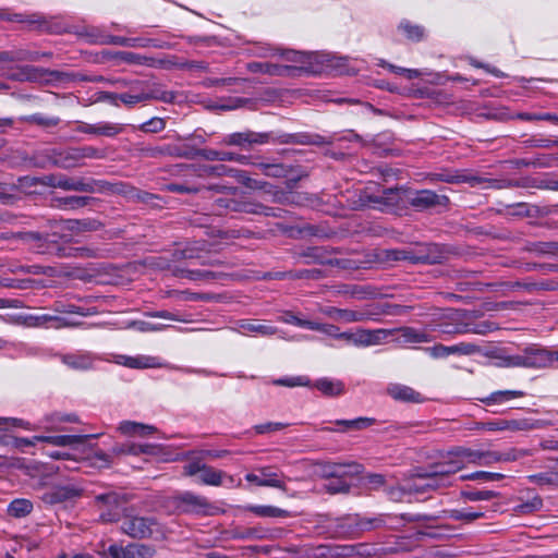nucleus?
Returning <instances> with one entry per match:
<instances>
[{"label": "nucleus", "mask_w": 558, "mask_h": 558, "mask_svg": "<svg viewBox=\"0 0 558 558\" xmlns=\"http://www.w3.org/2000/svg\"><path fill=\"white\" fill-rule=\"evenodd\" d=\"M368 318L369 315L365 312L341 308L337 320L342 323H361L365 322Z\"/></svg>", "instance_id": "obj_53"}, {"label": "nucleus", "mask_w": 558, "mask_h": 558, "mask_svg": "<svg viewBox=\"0 0 558 558\" xmlns=\"http://www.w3.org/2000/svg\"><path fill=\"white\" fill-rule=\"evenodd\" d=\"M119 359L122 360V364L131 368H145L155 366V357L149 356H125L121 355Z\"/></svg>", "instance_id": "obj_48"}, {"label": "nucleus", "mask_w": 558, "mask_h": 558, "mask_svg": "<svg viewBox=\"0 0 558 558\" xmlns=\"http://www.w3.org/2000/svg\"><path fill=\"white\" fill-rule=\"evenodd\" d=\"M28 123H33L43 128H53L60 123V119L57 117H45L36 113L24 119Z\"/></svg>", "instance_id": "obj_62"}, {"label": "nucleus", "mask_w": 558, "mask_h": 558, "mask_svg": "<svg viewBox=\"0 0 558 558\" xmlns=\"http://www.w3.org/2000/svg\"><path fill=\"white\" fill-rule=\"evenodd\" d=\"M348 478L349 477H335L333 480H330L324 484L323 488L330 495L349 494L351 485L348 483Z\"/></svg>", "instance_id": "obj_41"}, {"label": "nucleus", "mask_w": 558, "mask_h": 558, "mask_svg": "<svg viewBox=\"0 0 558 558\" xmlns=\"http://www.w3.org/2000/svg\"><path fill=\"white\" fill-rule=\"evenodd\" d=\"M95 504L100 511V520L102 522L111 523L121 521L123 513H126L125 505L128 504V498L125 495L109 492L97 495L95 497Z\"/></svg>", "instance_id": "obj_6"}, {"label": "nucleus", "mask_w": 558, "mask_h": 558, "mask_svg": "<svg viewBox=\"0 0 558 558\" xmlns=\"http://www.w3.org/2000/svg\"><path fill=\"white\" fill-rule=\"evenodd\" d=\"M235 171L236 170L230 169L225 165H216V166L205 165L201 168L199 175H206V177L233 175V172H235Z\"/></svg>", "instance_id": "obj_56"}, {"label": "nucleus", "mask_w": 558, "mask_h": 558, "mask_svg": "<svg viewBox=\"0 0 558 558\" xmlns=\"http://www.w3.org/2000/svg\"><path fill=\"white\" fill-rule=\"evenodd\" d=\"M388 395L400 402L421 403L424 401L422 395L413 388L400 384H392L387 388Z\"/></svg>", "instance_id": "obj_29"}, {"label": "nucleus", "mask_w": 558, "mask_h": 558, "mask_svg": "<svg viewBox=\"0 0 558 558\" xmlns=\"http://www.w3.org/2000/svg\"><path fill=\"white\" fill-rule=\"evenodd\" d=\"M208 191H217L223 196L215 199L213 210L215 216H225L229 213L253 214L255 210V202L248 198L243 192L234 186L210 185Z\"/></svg>", "instance_id": "obj_1"}, {"label": "nucleus", "mask_w": 558, "mask_h": 558, "mask_svg": "<svg viewBox=\"0 0 558 558\" xmlns=\"http://www.w3.org/2000/svg\"><path fill=\"white\" fill-rule=\"evenodd\" d=\"M52 308L54 312L63 314H77L81 316H87L90 314L88 310L61 301H56L52 305Z\"/></svg>", "instance_id": "obj_57"}, {"label": "nucleus", "mask_w": 558, "mask_h": 558, "mask_svg": "<svg viewBox=\"0 0 558 558\" xmlns=\"http://www.w3.org/2000/svg\"><path fill=\"white\" fill-rule=\"evenodd\" d=\"M199 157L208 161H231V159L233 158V153L204 148L199 153Z\"/></svg>", "instance_id": "obj_54"}, {"label": "nucleus", "mask_w": 558, "mask_h": 558, "mask_svg": "<svg viewBox=\"0 0 558 558\" xmlns=\"http://www.w3.org/2000/svg\"><path fill=\"white\" fill-rule=\"evenodd\" d=\"M404 202L417 211L430 210L437 207L447 208L450 205V198L447 195L437 194L432 190L407 189Z\"/></svg>", "instance_id": "obj_8"}, {"label": "nucleus", "mask_w": 558, "mask_h": 558, "mask_svg": "<svg viewBox=\"0 0 558 558\" xmlns=\"http://www.w3.org/2000/svg\"><path fill=\"white\" fill-rule=\"evenodd\" d=\"M527 368L551 367L555 362V352L546 349L526 350Z\"/></svg>", "instance_id": "obj_26"}, {"label": "nucleus", "mask_w": 558, "mask_h": 558, "mask_svg": "<svg viewBox=\"0 0 558 558\" xmlns=\"http://www.w3.org/2000/svg\"><path fill=\"white\" fill-rule=\"evenodd\" d=\"M375 423L374 418L369 417H357L354 420H339L336 422L337 425L343 426L345 430H360Z\"/></svg>", "instance_id": "obj_46"}, {"label": "nucleus", "mask_w": 558, "mask_h": 558, "mask_svg": "<svg viewBox=\"0 0 558 558\" xmlns=\"http://www.w3.org/2000/svg\"><path fill=\"white\" fill-rule=\"evenodd\" d=\"M170 150L171 153H169V156L186 159H195L199 157V153L202 151V149L190 146L180 147L174 145H170Z\"/></svg>", "instance_id": "obj_60"}, {"label": "nucleus", "mask_w": 558, "mask_h": 558, "mask_svg": "<svg viewBox=\"0 0 558 558\" xmlns=\"http://www.w3.org/2000/svg\"><path fill=\"white\" fill-rule=\"evenodd\" d=\"M1 239L10 240V239H19L25 242H41L47 241L48 234H43L36 231L28 232H16V233H5L0 235Z\"/></svg>", "instance_id": "obj_47"}, {"label": "nucleus", "mask_w": 558, "mask_h": 558, "mask_svg": "<svg viewBox=\"0 0 558 558\" xmlns=\"http://www.w3.org/2000/svg\"><path fill=\"white\" fill-rule=\"evenodd\" d=\"M524 395L525 393L521 390H499L492 392L488 397L481 398L480 401L487 405H493L496 403L509 401L514 398H522Z\"/></svg>", "instance_id": "obj_35"}, {"label": "nucleus", "mask_w": 558, "mask_h": 558, "mask_svg": "<svg viewBox=\"0 0 558 558\" xmlns=\"http://www.w3.org/2000/svg\"><path fill=\"white\" fill-rule=\"evenodd\" d=\"M99 434L90 435H56V436H43L37 435L35 439L41 442H48L57 447H70L74 450H78L80 446H85L86 441L92 438H98ZM86 448V447H84ZM85 452V449L82 450Z\"/></svg>", "instance_id": "obj_17"}, {"label": "nucleus", "mask_w": 558, "mask_h": 558, "mask_svg": "<svg viewBox=\"0 0 558 558\" xmlns=\"http://www.w3.org/2000/svg\"><path fill=\"white\" fill-rule=\"evenodd\" d=\"M125 106L133 107L134 105L150 99L161 100L165 102H172L174 100V94L167 90L150 89L144 90L136 94L123 93L119 95V98Z\"/></svg>", "instance_id": "obj_16"}, {"label": "nucleus", "mask_w": 558, "mask_h": 558, "mask_svg": "<svg viewBox=\"0 0 558 558\" xmlns=\"http://www.w3.org/2000/svg\"><path fill=\"white\" fill-rule=\"evenodd\" d=\"M315 387L328 397H335L343 393L344 387L340 380L333 381L328 378L318 379Z\"/></svg>", "instance_id": "obj_38"}, {"label": "nucleus", "mask_w": 558, "mask_h": 558, "mask_svg": "<svg viewBox=\"0 0 558 558\" xmlns=\"http://www.w3.org/2000/svg\"><path fill=\"white\" fill-rule=\"evenodd\" d=\"M117 58L122 60L123 62L130 63V64H147L149 65L150 61H153L151 58H147L145 56H141L138 53H134L131 51H119L117 52Z\"/></svg>", "instance_id": "obj_63"}, {"label": "nucleus", "mask_w": 558, "mask_h": 558, "mask_svg": "<svg viewBox=\"0 0 558 558\" xmlns=\"http://www.w3.org/2000/svg\"><path fill=\"white\" fill-rule=\"evenodd\" d=\"M251 512L266 518H289L291 512L274 506H251L247 508Z\"/></svg>", "instance_id": "obj_37"}, {"label": "nucleus", "mask_w": 558, "mask_h": 558, "mask_svg": "<svg viewBox=\"0 0 558 558\" xmlns=\"http://www.w3.org/2000/svg\"><path fill=\"white\" fill-rule=\"evenodd\" d=\"M26 325L28 327H54L57 329L63 328V327H74L78 324L70 323L63 317L54 316V315H31L26 317Z\"/></svg>", "instance_id": "obj_25"}, {"label": "nucleus", "mask_w": 558, "mask_h": 558, "mask_svg": "<svg viewBox=\"0 0 558 558\" xmlns=\"http://www.w3.org/2000/svg\"><path fill=\"white\" fill-rule=\"evenodd\" d=\"M505 478V475L501 473H494V472H485V471H477L470 474H465L461 476L462 481H500Z\"/></svg>", "instance_id": "obj_58"}, {"label": "nucleus", "mask_w": 558, "mask_h": 558, "mask_svg": "<svg viewBox=\"0 0 558 558\" xmlns=\"http://www.w3.org/2000/svg\"><path fill=\"white\" fill-rule=\"evenodd\" d=\"M398 29L402 31L407 38L412 41H421L425 35V31L422 26L413 25L409 21L401 22Z\"/></svg>", "instance_id": "obj_45"}, {"label": "nucleus", "mask_w": 558, "mask_h": 558, "mask_svg": "<svg viewBox=\"0 0 558 558\" xmlns=\"http://www.w3.org/2000/svg\"><path fill=\"white\" fill-rule=\"evenodd\" d=\"M414 480L423 482L425 492L437 490L451 485V481H445V477L436 475V471L427 466L425 470H417L412 474Z\"/></svg>", "instance_id": "obj_23"}, {"label": "nucleus", "mask_w": 558, "mask_h": 558, "mask_svg": "<svg viewBox=\"0 0 558 558\" xmlns=\"http://www.w3.org/2000/svg\"><path fill=\"white\" fill-rule=\"evenodd\" d=\"M108 185L105 181H99L84 177H69L62 173L59 189L64 191L95 193L102 191Z\"/></svg>", "instance_id": "obj_15"}, {"label": "nucleus", "mask_w": 558, "mask_h": 558, "mask_svg": "<svg viewBox=\"0 0 558 558\" xmlns=\"http://www.w3.org/2000/svg\"><path fill=\"white\" fill-rule=\"evenodd\" d=\"M171 501L175 510L182 513L214 515L218 510L206 497L195 495L191 492L178 494L172 497Z\"/></svg>", "instance_id": "obj_7"}, {"label": "nucleus", "mask_w": 558, "mask_h": 558, "mask_svg": "<svg viewBox=\"0 0 558 558\" xmlns=\"http://www.w3.org/2000/svg\"><path fill=\"white\" fill-rule=\"evenodd\" d=\"M7 511L13 518H24L33 511V504L28 499L17 498L9 504Z\"/></svg>", "instance_id": "obj_36"}, {"label": "nucleus", "mask_w": 558, "mask_h": 558, "mask_svg": "<svg viewBox=\"0 0 558 558\" xmlns=\"http://www.w3.org/2000/svg\"><path fill=\"white\" fill-rule=\"evenodd\" d=\"M62 362L76 369H85L90 366L89 356L83 354H66L62 357Z\"/></svg>", "instance_id": "obj_50"}, {"label": "nucleus", "mask_w": 558, "mask_h": 558, "mask_svg": "<svg viewBox=\"0 0 558 558\" xmlns=\"http://www.w3.org/2000/svg\"><path fill=\"white\" fill-rule=\"evenodd\" d=\"M450 519L457 520V521H463L465 523H471L477 519L484 518L485 513L482 511H464V510H447L444 511Z\"/></svg>", "instance_id": "obj_44"}, {"label": "nucleus", "mask_w": 558, "mask_h": 558, "mask_svg": "<svg viewBox=\"0 0 558 558\" xmlns=\"http://www.w3.org/2000/svg\"><path fill=\"white\" fill-rule=\"evenodd\" d=\"M537 452V448L522 449V448H509L505 451H500V462H513L525 457H531Z\"/></svg>", "instance_id": "obj_40"}, {"label": "nucleus", "mask_w": 558, "mask_h": 558, "mask_svg": "<svg viewBox=\"0 0 558 558\" xmlns=\"http://www.w3.org/2000/svg\"><path fill=\"white\" fill-rule=\"evenodd\" d=\"M154 447L150 445H137L133 442H125L116 445L110 453H106L101 450L94 452V457L101 461V466L110 468L113 462V457H120L125 454L140 456L142 453H151Z\"/></svg>", "instance_id": "obj_12"}, {"label": "nucleus", "mask_w": 558, "mask_h": 558, "mask_svg": "<svg viewBox=\"0 0 558 558\" xmlns=\"http://www.w3.org/2000/svg\"><path fill=\"white\" fill-rule=\"evenodd\" d=\"M206 246V242H194L187 244L183 250L175 253V255H180V258L183 259H194L202 257V253H204Z\"/></svg>", "instance_id": "obj_49"}, {"label": "nucleus", "mask_w": 558, "mask_h": 558, "mask_svg": "<svg viewBox=\"0 0 558 558\" xmlns=\"http://www.w3.org/2000/svg\"><path fill=\"white\" fill-rule=\"evenodd\" d=\"M225 473L213 466L204 464L199 475V481L205 485L219 486L222 483Z\"/></svg>", "instance_id": "obj_39"}, {"label": "nucleus", "mask_w": 558, "mask_h": 558, "mask_svg": "<svg viewBox=\"0 0 558 558\" xmlns=\"http://www.w3.org/2000/svg\"><path fill=\"white\" fill-rule=\"evenodd\" d=\"M45 76H49V81L57 82H70V81H80V82H106L107 80L101 76H87L81 73H68L61 72L57 70H47L44 68L26 65L20 69V72L13 74L11 77L16 81H38L44 78Z\"/></svg>", "instance_id": "obj_2"}, {"label": "nucleus", "mask_w": 558, "mask_h": 558, "mask_svg": "<svg viewBox=\"0 0 558 558\" xmlns=\"http://www.w3.org/2000/svg\"><path fill=\"white\" fill-rule=\"evenodd\" d=\"M140 153L142 156L147 157V158H160L163 156H169V153H171V150H170V145H165V146L147 145V146L141 147Z\"/></svg>", "instance_id": "obj_61"}, {"label": "nucleus", "mask_w": 558, "mask_h": 558, "mask_svg": "<svg viewBox=\"0 0 558 558\" xmlns=\"http://www.w3.org/2000/svg\"><path fill=\"white\" fill-rule=\"evenodd\" d=\"M428 466L436 471V475L445 477V481H450V476L461 470V461L453 459L450 450L442 456L441 460Z\"/></svg>", "instance_id": "obj_27"}, {"label": "nucleus", "mask_w": 558, "mask_h": 558, "mask_svg": "<svg viewBox=\"0 0 558 558\" xmlns=\"http://www.w3.org/2000/svg\"><path fill=\"white\" fill-rule=\"evenodd\" d=\"M481 348L475 343L460 342L454 345L448 347V354L472 355L480 353Z\"/></svg>", "instance_id": "obj_55"}, {"label": "nucleus", "mask_w": 558, "mask_h": 558, "mask_svg": "<svg viewBox=\"0 0 558 558\" xmlns=\"http://www.w3.org/2000/svg\"><path fill=\"white\" fill-rule=\"evenodd\" d=\"M245 480L257 486H269L287 490L284 482L281 481L278 473L274 472L269 466L260 469V475L254 473L246 474Z\"/></svg>", "instance_id": "obj_22"}, {"label": "nucleus", "mask_w": 558, "mask_h": 558, "mask_svg": "<svg viewBox=\"0 0 558 558\" xmlns=\"http://www.w3.org/2000/svg\"><path fill=\"white\" fill-rule=\"evenodd\" d=\"M98 41L100 45H117L122 47H140L143 38H126L121 36H101Z\"/></svg>", "instance_id": "obj_43"}, {"label": "nucleus", "mask_w": 558, "mask_h": 558, "mask_svg": "<svg viewBox=\"0 0 558 558\" xmlns=\"http://www.w3.org/2000/svg\"><path fill=\"white\" fill-rule=\"evenodd\" d=\"M119 430L124 435L130 436H146L156 432V428L151 425H145L142 423L124 421L120 424Z\"/></svg>", "instance_id": "obj_33"}, {"label": "nucleus", "mask_w": 558, "mask_h": 558, "mask_svg": "<svg viewBox=\"0 0 558 558\" xmlns=\"http://www.w3.org/2000/svg\"><path fill=\"white\" fill-rule=\"evenodd\" d=\"M415 251L416 264L434 265L442 263L445 248L436 243L420 244Z\"/></svg>", "instance_id": "obj_19"}, {"label": "nucleus", "mask_w": 558, "mask_h": 558, "mask_svg": "<svg viewBox=\"0 0 558 558\" xmlns=\"http://www.w3.org/2000/svg\"><path fill=\"white\" fill-rule=\"evenodd\" d=\"M240 328L244 333L256 332L260 335H274L276 331L271 326L260 325L255 322H242Z\"/></svg>", "instance_id": "obj_59"}, {"label": "nucleus", "mask_w": 558, "mask_h": 558, "mask_svg": "<svg viewBox=\"0 0 558 558\" xmlns=\"http://www.w3.org/2000/svg\"><path fill=\"white\" fill-rule=\"evenodd\" d=\"M93 198L89 196L70 195L63 197H54L51 199L52 207L59 209H76L87 206Z\"/></svg>", "instance_id": "obj_32"}, {"label": "nucleus", "mask_w": 558, "mask_h": 558, "mask_svg": "<svg viewBox=\"0 0 558 558\" xmlns=\"http://www.w3.org/2000/svg\"><path fill=\"white\" fill-rule=\"evenodd\" d=\"M158 525L153 517H141L131 512L123 513L120 529L122 533L136 539L149 538Z\"/></svg>", "instance_id": "obj_10"}, {"label": "nucleus", "mask_w": 558, "mask_h": 558, "mask_svg": "<svg viewBox=\"0 0 558 558\" xmlns=\"http://www.w3.org/2000/svg\"><path fill=\"white\" fill-rule=\"evenodd\" d=\"M260 168L265 175L270 178H288L289 182L296 183L301 179L307 177V172L301 171L296 175H292V168L281 163H260Z\"/></svg>", "instance_id": "obj_24"}, {"label": "nucleus", "mask_w": 558, "mask_h": 558, "mask_svg": "<svg viewBox=\"0 0 558 558\" xmlns=\"http://www.w3.org/2000/svg\"><path fill=\"white\" fill-rule=\"evenodd\" d=\"M405 187H390L385 189L381 195H371L368 201L374 204L383 205L385 207H397L405 203Z\"/></svg>", "instance_id": "obj_21"}, {"label": "nucleus", "mask_w": 558, "mask_h": 558, "mask_svg": "<svg viewBox=\"0 0 558 558\" xmlns=\"http://www.w3.org/2000/svg\"><path fill=\"white\" fill-rule=\"evenodd\" d=\"M270 142L276 144H290V145H314V146H325L330 145L332 141L328 137H325L319 134L308 133V132H300V133H282L278 135H272Z\"/></svg>", "instance_id": "obj_14"}, {"label": "nucleus", "mask_w": 558, "mask_h": 558, "mask_svg": "<svg viewBox=\"0 0 558 558\" xmlns=\"http://www.w3.org/2000/svg\"><path fill=\"white\" fill-rule=\"evenodd\" d=\"M427 179L432 182H446L450 184L469 183L471 186L489 182L496 189L519 186L518 182L511 180H487L482 177L474 175L465 170H442L440 172H432L427 174Z\"/></svg>", "instance_id": "obj_5"}, {"label": "nucleus", "mask_w": 558, "mask_h": 558, "mask_svg": "<svg viewBox=\"0 0 558 558\" xmlns=\"http://www.w3.org/2000/svg\"><path fill=\"white\" fill-rule=\"evenodd\" d=\"M315 474L324 480L330 481L335 477H354L361 473V464L317 462L315 464Z\"/></svg>", "instance_id": "obj_11"}, {"label": "nucleus", "mask_w": 558, "mask_h": 558, "mask_svg": "<svg viewBox=\"0 0 558 558\" xmlns=\"http://www.w3.org/2000/svg\"><path fill=\"white\" fill-rule=\"evenodd\" d=\"M228 534L232 539H265L269 537V531L262 526H235L229 530Z\"/></svg>", "instance_id": "obj_30"}, {"label": "nucleus", "mask_w": 558, "mask_h": 558, "mask_svg": "<svg viewBox=\"0 0 558 558\" xmlns=\"http://www.w3.org/2000/svg\"><path fill=\"white\" fill-rule=\"evenodd\" d=\"M0 21L26 24L31 31L58 33L59 26L52 20L39 12L29 14L12 13L9 9L0 8Z\"/></svg>", "instance_id": "obj_9"}, {"label": "nucleus", "mask_w": 558, "mask_h": 558, "mask_svg": "<svg viewBox=\"0 0 558 558\" xmlns=\"http://www.w3.org/2000/svg\"><path fill=\"white\" fill-rule=\"evenodd\" d=\"M247 69L252 73H264L274 76H294L295 72H302L303 66L275 64L270 62H251Z\"/></svg>", "instance_id": "obj_18"}, {"label": "nucleus", "mask_w": 558, "mask_h": 558, "mask_svg": "<svg viewBox=\"0 0 558 558\" xmlns=\"http://www.w3.org/2000/svg\"><path fill=\"white\" fill-rule=\"evenodd\" d=\"M461 496L470 501L490 500L498 496L494 490H462Z\"/></svg>", "instance_id": "obj_64"}, {"label": "nucleus", "mask_w": 558, "mask_h": 558, "mask_svg": "<svg viewBox=\"0 0 558 558\" xmlns=\"http://www.w3.org/2000/svg\"><path fill=\"white\" fill-rule=\"evenodd\" d=\"M82 490L74 486H53L41 496L47 505L61 504L81 496Z\"/></svg>", "instance_id": "obj_20"}, {"label": "nucleus", "mask_w": 558, "mask_h": 558, "mask_svg": "<svg viewBox=\"0 0 558 558\" xmlns=\"http://www.w3.org/2000/svg\"><path fill=\"white\" fill-rule=\"evenodd\" d=\"M125 553L126 558H151L155 550L148 545L133 543L125 546Z\"/></svg>", "instance_id": "obj_42"}, {"label": "nucleus", "mask_w": 558, "mask_h": 558, "mask_svg": "<svg viewBox=\"0 0 558 558\" xmlns=\"http://www.w3.org/2000/svg\"><path fill=\"white\" fill-rule=\"evenodd\" d=\"M525 252L534 253L536 255H554L558 256V242H529L524 248Z\"/></svg>", "instance_id": "obj_34"}, {"label": "nucleus", "mask_w": 558, "mask_h": 558, "mask_svg": "<svg viewBox=\"0 0 558 558\" xmlns=\"http://www.w3.org/2000/svg\"><path fill=\"white\" fill-rule=\"evenodd\" d=\"M349 549L351 551L349 555H356L361 558H379L380 556V550L368 544H357Z\"/></svg>", "instance_id": "obj_52"}, {"label": "nucleus", "mask_w": 558, "mask_h": 558, "mask_svg": "<svg viewBox=\"0 0 558 558\" xmlns=\"http://www.w3.org/2000/svg\"><path fill=\"white\" fill-rule=\"evenodd\" d=\"M271 133H258L254 131L235 132L223 137L222 144L236 146L241 149H251L254 145H263L270 142Z\"/></svg>", "instance_id": "obj_13"}, {"label": "nucleus", "mask_w": 558, "mask_h": 558, "mask_svg": "<svg viewBox=\"0 0 558 558\" xmlns=\"http://www.w3.org/2000/svg\"><path fill=\"white\" fill-rule=\"evenodd\" d=\"M387 258L393 262L407 260L416 264L415 251L410 248H396L387 251Z\"/></svg>", "instance_id": "obj_51"}, {"label": "nucleus", "mask_w": 558, "mask_h": 558, "mask_svg": "<svg viewBox=\"0 0 558 558\" xmlns=\"http://www.w3.org/2000/svg\"><path fill=\"white\" fill-rule=\"evenodd\" d=\"M62 223L63 230L73 233L93 232L104 228V223L95 218L66 219Z\"/></svg>", "instance_id": "obj_28"}, {"label": "nucleus", "mask_w": 558, "mask_h": 558, "mask_svg": "<svg viewBox=\"0 0 558 558\" xmlns=\"http://www.w3.org/2000/svg\"><path fill=\"white\" fill-rule=\"evenodd\" d=\"M386 525V515L362 518L347 517L335 522V535L343 538L359 537L362 533L374 531Z\"/></svg>", "instance_id": "obj_3"}, {"label": "nucleus", "mask_w": 558, "mask_h": 558, "mask_svg": "<svg viewBox=\"0 0 558 558\" xmlns=\"http://www.w3.org/2000/svg\"><path fill=\"white\" fill-rule=\"evenodd\" d=\"M301 256L306 258L305 264H320L347 268L345 259H325L322 250L318 247H308L301 253Z\"/></svg>", "instance_id": "obj_31"}, {"label": "nucleus", "mask_w": 558, "mask_h": 558, "mask_svg": "<svg viewBox=\"0 0 558 558\" xmlns=\"http://www.w3.org/2000/svg\"><path fill=\"white\" fill-rule=\"evenodd\" d=\"M106 157L105 149L93 146L70 147L62 151H52L49 157L50 165L61 169H72L82 166L84 159H102Z\"/></svg>", "instance_id": "obj_4"}]
</instances>
